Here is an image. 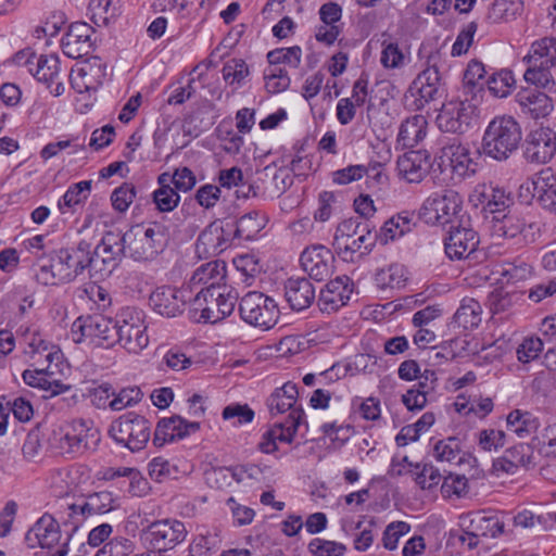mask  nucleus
I'll use <instances>...</instances> for the list:
<instances>
[{"label": "nucleus", "instance_id": "nucleus-1", "mask_svg": "<svg viewBox=\"0 0 556 556\" xmlns=\"http://www.w3.org/2000/svg\"><path fill=\"white\" fill-rule=\"evenodd\" d=\"M99 441V432L90 419L78 418L54 429L48 443L50 448L63 456L84 455Z\"/></svg>", "mask_w": 556, "mask_h": 556}, {"label": "nucleus", "instance_id": "nucleus-2", "mask_svg": "<svg viewBox=\"0 0 556 556\" xmlns=\"http://www.w3.org/2000/svg\"><path fill=\"white\" fill-rule=\"evenodd\" d=\"M527 64L523 79L542 89H552L556 85V38L543 37L533 41L522 58Z\"/></svg>", "mask_w": 556, "mask_h": 556}, {"label": "nucleus", "instance_id": "nucleus-3", "mask_svg": "<svg viewBox=\"0 0 556 556\" xmlns=\"http://www.w3.org/2000/svg\"><path fill=\"white\" fill-rule=\"evenodd\" d=\"M237 300L238 294L229 288L201 289L190 301L189 318L216 324L231 315Z\"/></svg>", "mask_w": 556, "mask_h": 556}, {"label": "nucleus", "instance_id": "nucleus-4", "mask_svg": "<svg viewBox=\"0 0 556 556\" xmlns=\"http://www.w3.org/2000/svg\"><path fill=\"white\" fill-rule=\"evenodd\" d=\"M521 128L511 116L492 119L482 138L484 155L496 161H506L519 147Z\"/></svg>", "mask_w": 556, "mask_h": 556}, {"label": "nucleus", "instance_id": "nucleus-5", "mask_svg": "<svg viewBox=\"0 0 556 556\" xmlns=\"http://www.w3.org/2000/svg\"><path fill=\"white\" fill-rule=\"evenodd\" d=\"M125 233L128 257L137 262L155 258L167 244V229L160 223L137 224Z\"/></svg>", "mask_w": 556, "mask_h": 556}, {"label": "nucleus", "instance_id": "nucleus-6", "mask_svg": "<svg viewBox=\"0 0 556 556\" xmlns=\"http://www.w3.org/2000/svg\"><path fill=\"white\" fill-rule=\"evenodd\" d=\"M489 231L494 240H515L517 244H531L540 237V225L527 220L513 211L493 215Z\"/></svg>", "mask_w": 556, "mask_h": 556}, {"label": "nucleus", "instance_id": "nucleus-7", "mask_svg": "<svg viewBox=\"0 0 556 556\" xmlns=\"http://www.w3.org/2000/svg\"><path fill=\"white\" fill-rule=\"evenodd\" d=\"M109 434L116 443L131 452H138L151 438V424L143 416L130 412L111 424Z\"/></svg>", "mask_w": 556, "mask_h": 556}, {"label": "nucleus", "instance_id": "nucleus-8", "mask_svg": "<svg viewBox=\"0 0 556 556\" xmlns=\"http://www.w3.org/2000/svg\"><path fill=\"white\" fill-rule=\"evenodd\" d=\"M118 320L101 314L78 317L72 325L73 340L77 343L90 340L97 345L112 346L118 340Z\"/></svg>", "mask_w": 556, "mask_h": 556}, {"label": "nucleus", "instance_id": "nucleus-9", "mask_svg": "<svg viewBox=\"0 0 556 556\" xmlns=\"http://www.w3.org/2000/svg\"><path fill=\"white\" fill-rule=\"evenodd\" d=\"M463 199L453 189L446 188L432 192L419 210L420 218L428 225H446L458 215Z\"/></svg>", "mask_w": 556, "mask_h": 556}, {"label": "nucleus", "instance_id": "nucleus-10", "mask_svg": "<svg viewBox=\"0 0 556 556\" xmlns=\"http://www.w3.org/2000/svg\"><path fill=\"white\" fill-rule=\"evenodd\" d=\"M241 318L249 325L262 330H269L279 319V308L276 301L257 291L248 292L240 301Z\"/></svg>", "mask_w": 556, "mask_h": 556}, {"label": "nucleus", "instance_id": "nucleus-11", "mask_svg": "<svg viewBox=\"0 0 556 556\" xmlns=\"http://www.w3.org/2000/svg\"><path fill=\"white\" fill-rule=\"evenodd\" d=\"M52 260L61 282L73 281L86 268L97 269V258L91 255V244L85 240L76 248L59 250Z\"/></svg>", "mask_w": 556, "mask_h": 556}, {"label": "nucleus", "instance_id": "nucleus-12", "mask_svg": "<svg viewBox=\"0 0 556 556\" xmlns=\"http://www.w3.org/2000/svg\"><path fill=\"white\" fill-rule=\"evenodd\" d=\"M440 53H430L427 59L426 68L414 79L410 90L419 96L418 101L422 106L425 103L441 98L444 93L442 78L439 72Z\"/></svg>", "mask_w": 556, "mask_h": 556}, {"label": "nucleus", "instance_id": "nucleus-13", "mask_svg": "<svg viewBox=\"0 0 556 556\" xmlns=\"http://www.w3.org/2000/svg\"><path fill=\"white\" fill-rule=\"evenodd\" d=\"M91 255L97 258L96 270L111 274L121 260L128 256L126 233L114 230L106 231Z\"/></svg>", "mask_w": 556, "mask_h": 556}, {"label": "nucleus", "instance_id": "nucleus-14", "mask_svg": "<svg viewBox=\"0 0 556 556\" xmlns=\"http://www.w3.org/2000/svg\"><path fill=\"white\" fill-rule=\"evenodd\" d=\"M187 535L184 522L163 519L152 522L142 533L146 542L160 551L169 549L181 543Z\"/></svg>", "mask_w": 556, "mask_h": 556}, {"label": "nucleus", "instance_id": "nucleus-15", "mask_svg": "<svg viewBox=\"0 0 556 556\" xmlns=\"http://www.w3.org/2000/svg\"><path fill=\"white\" fill-rule=\"evenodd\" d=\"M191 301V290L187 287H157L149 298L152 309L161 316L172 318L184 312L185 305Z\"/></svg>", "mask_w": 556, "mask_h": 556}, {"label": "nucleus", "instance_id": "nucleus-16", "mask_svg": "<svg viewBox=\"0 0 556 556\" xmlns=\"http://www.w3.org/2000/svg\"><path fill=\"white\" fill-rule=\"evenodd\" d=\"M298 386L291 381L276 388L266 400V406L270 416L276 417L288 413L283 421H290L299 415L296 418V428H299L304 417V410L298 405Z\"/></svg>", "mask_w": 556, "mask_h": 556}, {"label": "nucleus", "instance_id": "nucleus-17", "mask_svg": "<svg viewBox=\"0 0 556 556\" xmlns=\"http://www.w3.org/2000/svg\"><path fill=\"white\" fill-rule=\"evenodd\" d=\"M475 106L460 100L446 102L442 105L438 116L437 125L445 132L463 134L465 132L473 118Z\"/></svg>", "mask_w": 556, "mask_h": 556}, {"label": "nucleus", "instance_id": "nucleus-18", "mask_svg": "<svg viewBox=\"0 0 556 556\" xmlns=\"http://www.w3.org/2000/svg\"><path fill=\"white\" fill-rule=\"evenodd\" d=\"M106 63L99 56L87 59L77 70L71 74V84L75 91L83 93L96 91L105 80L108 75Z\"/></svg>", "mask_w": 556, "mask_h": 556}, {"label": "nucleus", "instance_id": "nucleus-19", "mask_svg": "<svg viewBox=\"0 0 556 556\" xmlns=\"http://www.w3.org/2000/svg\"><path fill=\"white\" fill-rule=\"evenodd\" d=\"M117 336L116 343L132 354H139L149 344L147 326L139 313L129 314L128 318L118 320Z\"/></svg>", "mask_w": 556, "mask_h": 556}, {"label": "nucleus", "instance_id": "nucleus-20", "mask_svg": "<svg viewBox=\"0 0 556 556\" xmlns=\"http://www.w3.org/2000/svg\"><path fill=\"white\" fill-rule=\"evenodd\" d=\"M94 29L85 22L71 24L66 34L62 37L61 47L63 53L71 59H79L88 55L96 39Z\"/></svg>", "mask_w": 556, "mask_h": 556}, {"label": "nucleus", "instance_id": "nucleus-21", "mask_svg": "<svg viewBox=\"0 0 556 556\" xmlns=\"http://www.w3.org/2000/svg\"><path fill=\"white\" fill-rule=\"evenodd\" d=\"M515 102L521 115L535 121L546 118L554 111L553 99L536 88H521L515 94Z\"/></svg>", "mask_w": 556, "mask_h": 556}, {"label": "nucleus", "instance_id": "nucleus-22", "mask_svg": "<svg viewBox=\"0 0 556 556\" xmlns=\"http://www.w3.org/2000/svg\"><path fill=\"white\" fill-rule=\"evenodd\" d=\"M442 163L451 168L454 178L464 180L473 176L478 163L473 160L470 149L457 140L444 146L441 154Z\"/></svg>", "mask_w": 556, "mask_h": 556}, {"label": "nucleus", "instance_id": "nucleus-23", "mask_svg": "<svg viewBox=\"0 0 556 556\" xmlns=\"http://www.w3.org/2000/svg\"><path fill=\"white\" fill-rule=\"evenodd\" d=\"M117 507L118 498L110 491L94 492L68 504L70 517L80 516L83 519L108 514Z\"/></svg>", "mask_w": 556, "mask_h": 556}, {"label": "nucleus", "instance_id": "nucleus-24", "mask_svg": "<svg viewBox=\"0 0 556 556\" xmlns=\"http://www.w3.org/2000/svg\"><path fill=\"white\" fill-rule=\"evenodd\" d=\"M300 263L311 278L321 281L329 277L334 267L332 252L323 244L307 247L300 256Z\"/></svg>", "mask_w": 556, "mask_h": 556}, {"label": "nucleus", "instance_id": "nucleus-25", "mask_svg": "<svg viewBox=\"0 0 556 556\" xmlns=\"http://www.w3.org/2000/svg\"><path fill=\"white\" fill-rule=\"evenodd\" d=\"M29 64V73L40 83L50 88L54 97H60L65 91L63 81L59 80L61 75V61L56 54H40Z\"/></svg>", "mask_w": 556, "mask_h": 556}, {"label": "nucleus", "instance_id": "nucleus-26", "mask_svg": "<svg viewBox=\"0 0 556 556\" xmlns=\"http://www.w3.org/2000/svg\"><path fill=\"white\" fill-rule=\"evenodd\" d=\"M556 154V134L549 128H538L532 130L525 149V156L528 162L546 164Z\"/></svg>", "mask_w": 556, "mask_h": 556}, {"label": "nucleus", "instance_id": "nucleus-27", "mask_svg": "<svg viewBox=\"0 0 556 556\" xmlns=\"http://www.w3.org/2000/svg\"><path fill=\"white\" fill-rule=\"evenodd\" d=\"M353 292V283L346 275L330 280L321 290L318 306L324 313H332L344 306Z\"/></svg>", "mask_w": 556, "mask_h": 556}, {"label": "nucleus", "instance_id": "nucleus-28", "mask_svg": "<svg viewBox=\"0 0 556 556\" xmlns=\"http://www.w3.org/2000/svg\"><path fill=\"white\" fill-rule=\"evenodd\" d=\"M479 244L475 229L459 225L453 227L444 240L445 253L451 260H464L473 253Z\"/></svg>", "mask_w": 556, "mask_h": 556}, {"label": "nucleus", "instance_id": "nucleus-29", "mask_svg": "<svg viewBox=\"0 0 556 556\" xmlns=\"http://www.w3.org/2000/svg\"><path fill=\"white\" fill-rule=\"evenodd\" d=\"M200 429V422L188 421L180 416L162 418L156 425L153 444L163 446L165 443L181 440Z\"/></svg>", "mask_w": 556, "mask_h": 556}, {"label": "nucleus", "instance_id": "nucleus-30", "mask_svg": "<svg viewBox=\"0 0 556 556\" xmlns=\"http://www.w3.org/2000/svg\"><path fill=\"white\" fill-rule=\"evenodd\" d=\"M59 371V364L55 363L42 367H34V369H26L22 376L26 384L48 391L51 396H54L72 389L70 384L62 383L56 377Z\"/></svg>", "mask_w": 556, "mask_h": 556}, {"label": "nucleus", "instance_id": "nucleus-31", "mask_svg": "<svg viewBox=\"0 0 556 556\" xmlns=\"http://www.w3.org/2000/svg\"><path fill=\"white\" fill-rule=\"evenodd\" d=\"M232 227L225 229L219 222L211 223L198 237L197 252L205 255H218L231 243Z\"/></svg>", "mask_w": 556, "mask_h": 556}, {"label": "nucleus", "instance_id": "nucleus-32", "mask_svg": "<svg viewBox=\"0 0 556 556\" xmlns=\"http://www.w3.org/2000/svg\"><path fill=\"white\" fill-rule=\"evenodd\" d=\"M285 299L292 311H304L316 299L315 287L305 277H291L285 282Z\"/></svg>", "mask_w": 556, "mask_h": 556}, {"label": "nucleus", "instance_id": "nucleus-33", "mask_svg": "<svg viewBox=\"0 0 556 556\" xmlns=\"http://www.w3.org/2000/svg\"><path fill=\"white\" fill-rule=\"evenodd\" d=\"M61 538L60 526L53 516L43 514L26 534L28 546L53 547Z\"/></svg>", "mask_w": 556, "mask_h": 556}, {"label": "nucleus", "instance_id": "nucleus-34", "mask_svg": "<svg viewBox=\"0 0 556 556\" xmlns=\"http://www.w3.org/2000/svg\"><path fill=\"white\" fill-rule=\"evenodd\" d=\"M24 355L29 365L35 368L55 363L61 365V352L46 342L40 334L34 333L27 338Z\"/></svg>", "mask_w": 556, "mask_h": 556}, {"label": "nucleus", "instance_id": "nucleus-35", "mask_svg": "<svg viewBox=\"0 0 556 556\" xmlns=\"http://www.w3.org/2000/svg\"><path fill=\"white\" fill-rule=\"evenodd\" d=\"M227 266L224 261L215 260L202 264L192 274L187 288L205 286L202 289L227 288L222 285L226 279Z\"/></svg>", "mask_w": 556, "mask_h": 556}, {"label": "nucleus", "instance_id": "nucleus-36", "mask_svg": "<svg viewBox=\"0 0 556 556\" xmlns=\"http://www.w3.org/2000/svg\"><path fill=\"white\" fill-rule=\"evenodd\" d=\"M399 175L406 181L420 182L430 168L429 155L425 151H410L399 157L396 163Z\"/></svg>", "mask_w": 556, "mask_h": 556}, {"label": "nucleus", "instance_id": "nucleus-37", "mask_svg": "<svg viewBox=\"0 0 556 556\" xmlns=\"http://www.w3.org/2000/svg\"><path fill=\"white\" fill-rule=\"evenodd\" d=\"M296 417L290 421L276 422L269 430H267L258 448L266 454H270L277 450V442L291 443L298 431Z\"/></svg>", "mask_w": 556, "mask_h": 556}, {"label": "nucleus", "instance_id": "nucleus-38", "mask_svg": "<svg viewBox=\"0 0 556 556\" xmlns=\"http://www.w3.org/2000/svg\"><path fill=\"white\" fill-rule=\"evenodd\" d=\"M427 125L424 115L416 114L407 117L400 126L397 142L405 148L417 146L426 137Z\"/></svg>", "mask_w": 556, "mask_h": 556}, {"label": "nucleus", "instance_id": "nucleus-39", "mask_svg": "<svg viewBox=\"0 0 556 556\" xmlns=\"http://www.w3.org/2000/svg\"><path fill=\"white\" fill-rule=\"evenodd\" d=\"M540 427L539 419L530 412L514 409L506 417V428L518 438L525 439L534 433Z\"/></svg>", "mask_w": 556, "mask_h": 556}, {"label": "nucleus", "instance_id": "nucleus-40", "mask_svg": "<svg viewBox=\"0 0 556 556\" xmlns=\"http://www.w3.org/2000/svg\"><path fill=\"white\" fill-rule=\"evenodd\" d=\"M414 226V213L403 211L383 224L380 229V240L388 243V241L399 239L409 232Z\"/></svg>", "mask_w": 556, "mask_h": 556}, {"label": "nucleus", "instance_id": "nucleus-41", "mask_svg": "<svg viewBox=\"0 0 556 556\" xmlns=\"http://www.w3.org/2000/svg\"><path fill=\"white\" fill-rule=\"evenodd\" d=\"M265 225V215L257 211H251L238 218L235 230L232 229V233L236 238L252 240L258 235Z\"/></svg>", "mask_w": 556, "mask_h": 556}, {"label": "nucleus", "instance_id": "nucleus-42", "mask_svg": "<svg viewBox=\"0 0 556 556\" xmlns=\"http://www.w3.org/2000/svg\"><path fill=\"white\" fill-rule=\"evenodd\" d=\"M90 189V180H83L72 185L58 202L60 212L62 214L75 212L76 207L87 200Z\"/></svg>", "mask_w": 556, "mask_h": 556}, {"label": "nucleus", "instance_id": "nucleus-43", "mask_svg": "<svg viewBox=\"0 0 556 556\" xmlns=\"http://www.w3.org/2000/svg\"><path fill=\"white\" fill-rule=\"evenodd\" d=\"M533 453L529 445L519 444L506 451V455L498 459L496 466L507 473H515L519 466L527 467L532 464Z\"/></svg>", "mask_w": 556, "mask_h": 556}, {"label": "nucleus", "instance_id": "nucleus-44", "mask_svg": "<svg viewBox=\"0 0 556 556\" xmlns=\"http://www.w3.org/2000/svg\"><path fill=\"white\" fill-rule=\"evenodd\" d=\"M481 305L473 299L463 300L453 316L454 323L465 330L473 329L481 323Z\"/></svg>", "mask_w": 556, "mask_h": 556}, {"label": "nucleus", "instance_id": "nucleus-45", "mask_svg": "<svg viewBox=\"0 0 556 556\" xmlns=\"http://www.w3.org/2000/svg\"><path fill=\"white\" fill-rule=\"evenodd\" d=\"M523 11L522 0H495L488 17L493 23H507L516 20Z\"/></svg>", "mask_w": 556, "mask_h": 556}, {"label": "nucleus", "instance_id": "nucleus-46", "mask_svg": "<svg viewBox=\"0 0 556 556\" xmlns=\"http://www.w3.org/2000/svg\"><path fill=\"white\" fill-rule=\"evenodd\" d=\"M88 10L92 22L104 26L119 14V0H90Z\"/></svg>", "mask_w": 556, "mask_h": 556}, {"label": "nucleus", "instance_id": "nucleus-47", "mask_svg": "<svg viewBox=\"0 0 556 556\" xmlns=\"http://www.w3.org/2000/svg\"><path fill=\"white\" fill-rule=\"evenodd\" d=\"M460 442L454 437L440 440L433 446V457L441 463L460 464Z\"/></svg>", "mask_w": 556, "mask_h": 556}, {"label": "nucleus", "instance_id": "nucleus-48", "mask_svg": "<svg viewBox=\"0 0 556 556\" xmlns=\"http://www.w3.org/2000/svg\"><path fill=\"white\" fill-rule=\"evenodd\" d=\"M369 227L367 222H361L358 218H349L341 222L336 229L333 237V247L336 251L342 248L355 235L364 232Z\"/></svg>", "mask_w": 556, "mask_h": 556}, {"label": "nucleus", "instance_id": "nucleus-49", "mask_svg": "<svg viewBox=\"0 0 556 556\" xmlns=\"http://www.w3.org/2000/svg\"><path fill=\"white\" fill-rule=\"evenodd\" d=\"M224 80L238 89L243 86L244 79L249 76V67L241 59H231L227 61L222 70Z\"/></svg>", "mask_w": 556, "mask_h": 556}, {"label": "nucleus", "instance_id": "nucleus-50", "mask_svg": "<svg viewBox=\"0 0 556 556\" xmlns=\"http://www.w3.org/2000/svg\"><path fill=\"white\" fill-rule=\"evenodd\" d=\"M375 243V238L371 236V229L368 227L364 232L355 235L353 239H350L346 243L337 250L338 254L344 260H353V255L356 252H361L362 249L369 251Z\"/></svg>", "mask_w": 556, "mask_h": 556}, {"label": "nucleus", "instance_id": "nucleus-51", "mask_svg": "<svg viewBox=\"0 0 556 556\" xmlns=\"http://www.w3.org/2000/svg\"><path fill=\"white\" fill-rule=\"evenodd\" d=\"M264 79L267 90L271 93L281 92L290 85L287 71L277 64L269 63V66L264 71Z\"/></svg>", "mask_w": 556, "mask_h": 556}, {"label": "nucleus", "instance_id": "nucleus-52", "mask_svg": "<svg viewBox=\"0 0 556 556\" xmlns=\"http://www.w3.org/2000/svg\"><path fill=\"white\" fill-rule=\"evenodd\" d=\"M515 85V78L510 71L502 70L494 73L488 80L490 92L497 98L507 97Z\"/></svg>", "mask_w": 556, "mask_h": 556}, {"label": "nucleus", "instance_id": "nucleus-53", "mask_svg": "<svg viewBox=\"0 0 556 556\" xmlns=\"http://www.w3.org/2000/svg\"><path fill=\"white\" fill-rule=\"evenodd\" d=\"M511 203L513 200L510 194L503 188L489 185L486 211H489L492 216L506 213L505 211L511 205Z\"/></svg>", "mask_w": 556, "mask_h": 556}, {"label": "nucleus", "instance_id": "nucleus-54", "mask_svg": "<svg viewBox=\"0 0 556 556\" xmlns=\"http://www.w3.org/2000/svg\"><path fill=\"white\" fill-rule=\"evenodd\" d=\"M216 135L218 140L222 142L223 150L228 154H237L240 152L243 146V137L231 128L228 124H219L216 128Z\"/></svg>", "mask_w": 556, "mask_h": 556}, {"label": "nucleus", "instance_id": "nucleus-55", "mask_svg": "<svg viewBox=\"0 0 556 556\" xmlns=\"http://www.w3.org/2000/svg\"><path fill=\"white\" fill-rule=\"evenodd\" d=\"M475 536L495 538L503 533L504 525L494 517L478 516L471 520Z\"/></svg>", "mask_w": 556, "mask_h": 556}, {"label": "nucleus", "instance_id": "nucleus-56", "mask_svg": "<svg viewBox=\"0 0 556 556\" xmlns=\"http://www.w3.org/2000/svg\"><path fill=\"white\" fill-rule=\"evenodd\" d=\"M129 473L128 480H122L118 483V488L130 494L131 496L142 497L150 492L149 481L142 476L138 469L134 471H127Z\"/></svg>", "mask_w": 556, "mask_h": 556}, {"label": "nucleus", "instance_id": "nucleus-57", "mask_svg": "<svg viewBox=\"0 0 556 556\" xmlns=\"http://www.w3.org/2000/svg\"><path fill=\"white\" fill-rule=\"evenodd\" d=\"M547 174L548 169L542 170L539 175L521 184L519 188V195L523 198L526 202L536 198L541 204L542 194L544 192V188L546 187Z\"/></svg>", "mask_w": 556, "mask_h": 556}, {"label": "nucleus", "instance_id": "nucleus-58", "mask_svg": "<svg viewBox=\"0 0 556 556\" xmlns=\"http://www.w3.org/2000/svg\"><path fill=\"white\" fill-rule=\"evenodd\" d=\"M301 58L302 50L299 46L276 49L267 54V59L270 64H277L280 66V64L283 63L292 68H296L300 65Z\"/></svg>", "mask_w": 556, "mask_h": 556}, {"label": "nucleus", "instance_id": "nucleus-59", "mask_svg": "<svg viewBox=\"0 0 556 556\" xmlns=\"http://www.w3.org/2000/svg\"><path fill=\"white\" fill-rule=\"evenodd\" d=\"M137 191L134 185L124 182L118 188L114 189L111 194L112 206L119 213L126 212L130 204L134 202Z\"/></svg>", "mask_w": 556, "mask_h": 556}, {"label": "nucleus", "instance_id": "nucleus-60", "mask_svg": "<svg viewBox=\"0 0 556 556\" xmlns=\"http://www.w3.org/2000/svg\"><path fill=\"white\" fill-rule=\"evenodd\" d=\"M544 348L543 341L538 337H529L517 348V359L522 364H529L539 358Z\"/></svg>", "mask_w": 556, "mask_h": 556}, {"label": "nucleus", "instance_id": "nucleus-61", "mask_svg": "<svg viewBox=\"0 0 556 556\" xmlns=\"http://www.w3.org/2000/svg\"><path fill=\"white\" fill-rule=\"evenodd\" d=\"M478 444L485 452H496L506 444V433L497 429H483L478 434Z\"/></svg>", "mask_w": 556, "mask_h": 556}, {"label": "nucleus", "instance_id": "nucleus-62", "mask_svg": "<svg viewBox=\"0 0 556 556\" xmlns=\"http://www.w3.org/2000/svg\"><path fill=\"white\" fill-rule=\"evenodd\" d=\"M142 395L138 387L125 388L121 390L108 405L112 410H122L139 403L142 400Z\"/></svg>", "mask_w": 556, "mask_h": 556}, {"label": "nucleus", "instance_id": "nucleus-63", "mask_svg": "<svg viewBox=\"0 0 556 556\" xmlns=\"http://www.w3.org/2000/svg\"><path fill=\"white\" fill-rule=\"evenodd\" d=\"M308 551L315 556H343L346 547L342 543L317 538L309 542Z\"/></svg>", "mask_w": 556, "mask_h": 556}, {"label": "nucleus", "instance_id": "nucleus-64", "mask_svg": "<svg viewBox=\"0 0 556 556\" xmlns=\"http://www.w3.org/2000/svg\"><path fill=\"white\" fill-rule=\"evenodd\" d=\"M254 412L248 404H231L224 408L223 418L225 420H233V426H241L252 422L254 419Z\"/></svg>", "mask_w": 556, "mask_h": 556}]
</instances>
